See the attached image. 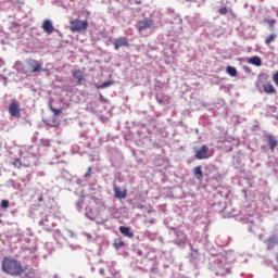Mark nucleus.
<instances>
[{"label": "nucleus", "instance_id": "f8f14e48", "mask_svg": "<svg viewBox=\"0 0 278 278\" xmlns=\"http://www.w3.org/2000/svg\"><path fill=\"white\" fill-rule=\"evenodd\" d=\"M263 90L266 94H277V89H275V86L270 83L263 84Z\"/></svg>", "mask_w": 278, "mask_h": 278}, {"label": "nucleus", "instance_id": "412c9836", "mask_svg": "<svg viewBox=\"0 0 278 278\" xmlns=\"http://www.w3.org/2000/svg\"><path fill=\"white\" fill-rule=\"evenodd\" d=\"M51 112H53L54 116H60L62 114V109H53V106H50Z\"/></svg>", "mask_w": 278, "mask_h": 278}, {"label": "nucleus", "instance_id": "1a4fd4ad", "mask_svg": "<svg viewBox=\"0 0 278 278\" xmlns=\"http://www.w3.org/2000/svg\"><path fill=\"white\" fill-rule=\"evenodd\" d=\"M113 192H114L115 199L123 200L127 198V189L121 190V187L114 186Z\"/></svg>", "mask_w": 278, "mask_h": 278}, {"label": "nucleus", "instance_id": "aec40b11", "mask_svg": "<svg viewBox=\"0 0 278 278\" xmlns=\"http://www.w3.org/2000/svg\"><path fill=\"white\" fill-rule=\"evenodd\" d=\"M12 165L14 166V168H21V166H23V162L21 161V159H15Z\"/></svg>", "mask_w": 278, "mask_h": 278}, {"label": "nucleus", "instance_id": "9d476101", "mask_svg": "<svg viewBox=\"0 0 278 278\" xmlns=\"http://www.w3.org/2000/svg\"><path fill=\"white\" fill-rule=\"evenodd\" d=\"M41 28L46 34H51L52 31H55V28L53 27V22H51V20H45Z\"/></svg>", "mask_w": 278, "mask_h": 278}, {"label": "nucleus", "instance_id": "4be33fe9", "mask_svg": "<svg viewBox=\"0 0 278 278\" xmlns=\"http://www.w3.org/2000/svg\"><path fill=\"white\" fill-rule=\"evenodd\" d=\"M0 205L3 210H8V207H10V201L2 200Z\"/></svg>", "mask_w": 278, "mask_h": 278}, {"label": "nucleus", "instance_id": "7ed1b4c3", "mask_svg": "<svg viewBox=\"0 0 278 278\" xmlns=\"http://www.w3.org/2000/svg\"><path fill=\"white\" fill-rule=\"evenodd\" d=\"M9 114L13 118H21V104L17 101H12L9 104Z\"/></svg>", "mask_w": 278, "mask_h": 278}, {"label": "nucleus", "instance_id": "f3484780", "mask_svg": "<svg viewBox=\"0 0 278 278\" xmlns=\"http://www.w3.org/2000/svg\"><path fill=\"white\" fill-rule=\"evenodd\" d=\"M277 38V35L270 34L265 38V45L270 46V42H275V39Z\"/></svg>", "mask_w": 278, "mask_h": 278}, {"label": "nucleus", "instance_id": "a878e982", "mask_svg": "<svg viewBox=\"0 0 278 278\" xmlns=\"http://www.w3.org/2000/svg\"><path fill=\"white\" fill-rule=\"evenodd\" d=\"M155 100L159 103V105H164V101H162V99H160V96H155Z\"/></svg>", "mask_w": 278, "mask_h": 278}, {"label": "nucleus", "instance_id": "393cba45", "mask_svg": "<svg viewBox=\"0 0 278 278\" xmlns=\"http://www.w3.org/2000/svg\"><path fill=\"white\" fill-rule=\"evenodd\" d=\"M273 81L278 87V72L273 75Z\"/></svg>", "mask_w": 278, "mask_h": 278}, {"label": "nucleus", "instance_id": "5701e85b", "mask_svg": "<svg viewBox=\"0 0 278 278\" xmlns=\"http://www.w3.org/2000/svg\"><path fill=\"white\" fill-rule=\"evenodd\" d=\"M265 23H267V25H269V29H275V20H266Z\"/></svg>", "mask_w": 278, "mask_h": 278}, {"label": "nucleus", "instance_id": "f03ea898", "mask_svg": "<svg viewBox=\"0 0 278 278\" xmlns=\"http://www.w3.org/2000/svg\"><path fill=\"white\" fill-rule=\"evenodd\" d=\"M88 29V21L87 20H79V18H74L70 21V30L75 34H81V31H87Z\"/></svg>", "mask_w": 278, "mask_h": 278}, {"label": "nucleus", "instance_id": "39448f33", "mask_svg": "<svg viewBox=\"0 0 278 278\" xmlns=\"http://www.w3.org/2000/svg\"><path fill=\"white\" fill-rule=\"evenodd\" d=\"M26 64L30 73H40V71H42V64L38 63V61L34 59H27Z\"/></svg>", "mask_w": 278, "mask_h": 278}, {"label": "nucleus", "instance_id": "20e7f679", "mask_svg": "<svg viewBox=\"0 0 278 278\" xmlns=\"http://www.w3.org/2000/svg\"><path fill=\"white\" fill-rule=\"evenodd\" d=\"M72 77L76 80V85L84 86L86 84V73L81 70H73Z\"/></svg>", "mask_w": 278, "mask_h": 278}, {"label": "nucleus", "instance_id": "6e6552de", "mask_svg": "<svg viewBox=\"0 0 278 278\" xmlns=\"http://www.w3.org/2000/svg\"><path fill=\"white\" fill-rule=\"evenodd\" d=\"M113 47L115 51H118L121 47H129V41L127 37H119L113 41Z\"/></svg>", "mask_w": 278, "mask_h": 278}, {"label": "nucleus", "instance_id": "dca6fc26", "mask_svg": "<svg viewBox=\"0 0 278 278\" xmlns=\"http://www.w3.org/2000/svg\"><path fill=\"white\" fill-rule=\"evenodd\" d=\"M226 73L230 75V77H236V75H238V70H236L233 66H228L226 68Z\"/></svg>", "mask_w": 278, "mask_h": 278}, {"label": "nucleus", "instance_id": "0eeeda50", "mask_svg": "<svg viewBox=\"0 0 278 278\" xmlns=\"http://www.w3.org/2000/svg\"><path fill=\"white\" fill-rule=\"evenodd\" d=\"M153 28L155 29L156 26H155V22H153V20H143L139 23V26H138V30L139 31H144V29H149V28Z\"/></svg>", "mask_w": 278, "mask_h": 278}, {"label": "nucleus", "instance_id": "2f4dec72", "mask_svg": "<svg viewBox=\"0 0 278 278\" xmlns=\"http://www.w3.org/2000/svg\"><path fill=\"white\" fill-rule=\"evenodd\" d=\"M1 223H3V220L0 219V225H1Z\"/></svg>", "mask_w": 278, "mask_h": 278}, {"label": "nucleus", "instance_id": "2eb2a0df", "mask_svg": "<svg viewBox=\"0 0 278 278\" xmlns=\"http://www.w3.org/2000/svg\"><path fill=\"white\" fill-rule=\"evenodd\" d=\"M249 64H253V66H261L262 65V58L260 56H252L248 60Z\"/></svg>", "mask_w": 278, "mask_h": 278}, {"label": "nucleus", "instance_id": "9b49d317", "mask_svg": "<svg viewBox=\"0 0 278 278\" xmlns=\"http://www.w3.org/2000/svg\"><path fill=\"white\" fill-rule=\"evenodd\" d=\"M266 138H267V144H268L269 149L271 151H275V148L278 144L277 137L273 136V135H267Z\"/></svg>", "mask_w": 278, "mask_h": 278}, {"label": "nucleus", "instance_id": "c85d7f7f", "mask_svg": "<svg viewBox=\"0 0 278 278\" xmlns=\"http://www.w3.org/2000/svg\"><path fill=\"white\" fill-rule=\"evenodd\" d=\"M90 173H92V167L88 168V173L86 174V177H88V175H90Z\"/></svg>", "mask_w": 278, "mask_h": 278}, {"label": "nucleus", "instance_id": "cd10ccee", "mask_svg": "<svg viewBox=\"0 0 278 278\" xmlns=\"http://www.w3.org/2000/svg\"><path fill=\"white\" fill-rule=\"evenodd\" d=\"M100 101H101L102 103H105L108 100H105V97H103V94L100 93Z\"/></svg>", "mask_w": 278, "mask_h": 278}, {"label": "nucleus", "instance_id": "423d86ee", "mask_svg": "<svg viewBox=\"0 0 278 278\" xmlns=\"http://www.w3.org/2000/svg\"><path fill=\"white\" fill-rule=\"evenodd\" d=\"M207 153H210V148L203 144L200 149H195L194 157L195 160H207L210 157Z\"/></svg>", "mask_w": 278, "mask_h": 278}, {"label": "nucleus", "instance_id": "c756f323", "mask_svg": "<svg viewBox=\"0 0 278 278\" xmlns=\"http://www.w3.org/2000/svg\"><path fill=\"white\" fill-rule=\"evenodd\" d=\"M23 166H25L26 168L29 167V165H27V164H24Z\"/></svg>", "mask_w": 278, "mask_h": 278}, {"label": "nucleus", "instance_id": "ddd939ff", "mask_svg": "<svg viewBox=\"0 0 278 278\" xmlns=\"http://www.w3.org/2000/svg\"><path fill=\"white\" fill-rule=\"evenodd\" d=\"M119 233H122L126 238H134V232H131V228L127 226H119Z\"/></svg>", "mask_w": 278, "mask_h": 278}, {"label": "nucleus", "instance_id": "a211bd4d", "mask_svg": "<svg viewBox=\"0 0 278 278\" xmlns=\"http://www.w3.org/2000/svg\"><path fill=\"white\" fill-rule=\"evenodd\" d=\"M112 84H114V83L109 80V81H105L101 85L96 86V88L98 90H103V88H110V86H112Z\"/></svg>", "mask_w": 278, "mask_h": 278}, {"label": "nucleus", "instance_id": "b1692460", "mask_svg": "<svg viewBox=\"0 0 278 278\" xmlns=\"http://www.w3.org/2000/svg\"><path fill=\"white\" fill-rule=\"evenodd\" d=\"M218 12L222 14V16H225L229 12V9H227V7H223L218 10Z\"/></svg>", "mask_w": 278, "mask_h": 278}, {"label": "nucleus", "instance_id": "f257e3e1", "mask_svg": "<svg viewBox=\"0 0 278 278\" xmlns=\"http://www.w3.org/2000/svg\"><path fill=\"white\" fill-rule=\"evenodd\" d=\"M2 273L11 275V277H21L27 273V267H23L20 261L4 256L1 262Z\"/></svg>", "mask_w": 278, "mask_h": 278}, {"label": "nucleus", "instance_id": "4468645a", "mask_svg": "<svg viewBox=\"0 0 278 278\" xmlns=\"http://www.w3.org/2000/svg\"><path fill=\"white\" fill-rule=\"evenodd\" d=\"M201 168V165L193 168V175L198 181H203V169Z\"/></svg>", "mask_w": 278, "mask_h": 278}, {"label": "nucleus", "instance_id": "7c9ffc66", "mask_svg": "<svg viewBox=\"0 0 278 278\" xmlns=\"http://www.w3.org/2000/svg\"><path fill=\"white\" fill-rule=\"evenodd\" d=\"M94 201H98L97 198H92Z\"/></svg>", "mask_w": 278, "mask_h": 278}, {"label": "nucleus", "instance_id": "bb28decb", "mask_svg": "<svg viewBox=\"0 0 278 278\" xmlns=\"http://www.w3.org/2000/svg\"><path fill=\"white\" fill-rule=\"evenodd\" d=\"M41 225H43V227H50L48 224H47V217L45 219H41Z\"/></svg>", "mask_w": 278, "mask_h": 278}, {"label": "nucleus", "instance_id": "6ab92c4d", "mask_svg": "<svg viewBox=\"0 0 278 278\" xmlns=\"http://www.w3.org/2000/svg\"><path fill=\"white\" fill-rule=\"evenodd\" d=\"M113 247H115L116 249H121L125 247V241H123V239H115Z\"/></svg>", "mask_w": 278, "mask_h": 278}, {"label": "nucleus", "instance_id": "473e14b6", "mask_svg": "<svg viewBox=\"0 0 278 278\" xmlns=\"http://www.w3.org/2000/svg\"><path fill=\"white\" fill-rule=\"evenodd\" d=\"M39 201H42V198H40Z\"/></svg>", "mask_w": 278, "mask_h": 278}]
</instances>
